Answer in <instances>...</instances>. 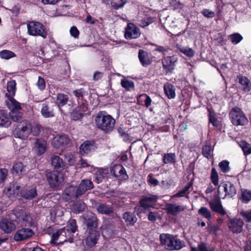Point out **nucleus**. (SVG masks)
I'll list each match as a JSON object with an SVG mask.
<instances>
[{
    "label": "nucleus",
    "mask_w": 251,
    "mask_h": 251,
    "mask_svg": "<svg viewBox=\"0 0 251 251\" xmlns=\"http://www.w3.org/2000/svg\"><path fill=\"white\" fill-rule=\"evenodd\" d=\"M95 123L100 129L107 133L114 129L115 120L110 115H104L102 112H100L96 117Z\"/></svg>",
    "instance_id": "f257e3e1"
},
{
    "label": "nucleus",
    "mask_w": 251,
    "mask_h": 251,
    "mask_svg": "<svg viewBox=\"0 0 251 251\" xmlns=\"http://www.w3.org/2000/svg\"><path fill=\"white\" fill-rule=\"evenodd\" d=\"M161 244L169 251L179 250L185 246V243L176 236L169 234L160 235Z\"/></svg>",
    "instance_id": "f03ea898"
},
{
    "label": "nucleus",
    "mask_w": 251,
    "mask_h": 251,
    "mask_svg": "<svg viewBox=\"0 0 251 251\" xmlns=\"http://www.w3.org/2000/svg\"><path fill=\"white\" fill-rule=\"evenodd\" d=\"M229 117L232 123L235 126H245L248 123V120L241 109L235 107L231 109Z\"/></svg>",
    "instance_id": "7ed1b4c3"
},
{
    "label": "nucleus",
    "mask_w": 251,
    "mask_h": 251,
    "mask_svg": "<svg viewBox=\"0 0 251 251\" xmlns=\"http://www.w3.org/2000/svg\"><path fill=\"white\" fill-rule=\"evenodd\" d=\"M7 104L8 108L11 109L9 116L12 120L20 123L23 118V114L20 111L21 109L20 103L13 98H10Z\"/></svg>",
    "instance_id": "20e7f679"
},
{
    "label": "nucleus",
    "mask_w": 251,
    "mask_h": 251,
    "mask_svg": "<svg viewBox=\"0 0 251 251\" xmlns=\"http://www.w3.org/2000/svg\"><path fill=\"white\" fill-rule=\"evenodd\" d=\"M32 126L31 124L26 120H23L17 126L14 130L15 137L25 139L31 133Z\"/></svg>",
    "instance_id": "39448f33"
},
{
    "label": "nucleus",
    "mask_w": 251,
    "mask_h": 251,
    "mask_svg": "<svg viewBox=\"0 0 251 251\" xmlns=\"http://www.w3.org/2000/svg\"><path fill=\"white\" fill-rule=\"evenodd\" d=\"M27 27L29 34L32 36H40L44 38H46L47 33L42 24L32 21L27 24Z\"/></svg>",
    "instance_id": "423d86ee"
},
{
    "label": "nucleus",
    "mask_w": 251,
    "mask_h": 251,
    "mask_svg": "<svg viewBox=\"0 0 251 251\" xmlns=\"http://www.w3.org/2000/svg\"><path fill=\"white\" fill-rule=\"evenodd\" d=\"M157 200V197L154 195H149L143 196L139 201L140 207L137 209L138 211L137 214L138 215L139 213L145 212L147 209L153 206Z\"/></svg>",
    "instance_id": "0eeeda50"
},
{
    "label": "nucleus",
    "mask_w": 251,
    "mask_h": 251,
    "mask_svg": "<svg viewBox=\"0 0 251 251\" xmlns=\"http://www.w3.org/2000/svg\"><path fill=\"white\" fill-rule=\"evenodd\" d=\"M12 212L16 218L25 226L33 225V219L27 212L22 209H15L13 210Z\"/></svg>",
    "instance_id": "6e6552de"
},
{
    "label": "nucleus",
    "mask_w": 251,
    "mask_h": 251,
    "mask_svg": "<svg viewBox=\"0 0 251 251\" xmlns=\"http://www.w3.org/2000/svg\"><path fill=\"white\" fill-rule=\"evenodd\" d=\"M34 234L32 229L28 227H22L18 229L14 235L13 239L16 242H21L29 239Z\"/></svg>",
    "instance_id": "1a4fd4ad"
},
{
    "label": "nucleus",
    "mask_w": 251,
    "mask_h": 251,
    "mask_svg": "<svg viewBox=\"0 0 251 251\" xmlns=\"http://www.w3.org/2000/svg\"><path fill=\"white\" fill-rule=\"evenodd\" d=\"M98 213L105 215H111L113 219H119L117 214L114 213V208L112 205L107 204L106 203H97L95 204Z\"/></svg>",
    "instance_id": "9d476101"
},
{
    "label": "nucleus",
    "mask_w": 251,
    "mask_h": 251,
    "mask_svg": "<svg viewBox=\"0 0 251 251\" xmlns=\"http://www.w3.org/2000/svg\"><path fill=\"white\" fill-rule=\"evenodd\" d=\"M50 185L52 188L58 187L63 181L62 175L58 172H50L46 174Z\"/></svg>",
    "instance_id": "9b49d317"
},
{
    "label": "nucleus",
    "mask_w": 251,
    "mask_h": 251,
    "mask_svg": "<svg viewBox=\"0 0 251 251\" xmlns=\"http://www.w3.org/2000/svg\"><path fill=\"white\" fill-rule=\"evenodd\" d=\"M79 105L76 107L71 113V116L73 120H77L81 118L83 115L87 111V104L85 100H78Z\"/></svg>",
    "instance_id": "f8f14e48"
},
{
    "label": "nucleus",
    "mask_w": 251,
    "mask_h": 251,
    "mask_svg": "<svg viewBox=\"0 0 251 251\" xmlns=\"http://www.w3.org/2000/svg\"><path fill=\"white\" fill-rule=\"evenodd\" d=\"M63 198L67 201H73L80 197L77 187L70 186L66 188L63 194Z\"/></svg>",
    "instance_id": "ddd939ff"
},
{
    "label": "nucleus",
    "mask_w": 251,
    "mask_h": 251,
    "mask_svg": "<svg viewBox=\"0 0 251 251\" xmlns=\"http://www.w3.org/2000/svg\"><path fill=\"white\" fill-rule=\"evenodd\" d=\"M227 224L229 230L234 233H239L243 230L244 222L241 219H230Z\"/></svg>",
    "instance_id": "4468645a"
},
{
    "label": "nucleus",
    "mask_w": 251,
    "mask_h": 251,
    "mask_svg": "<svg viewBox=\"0 0 251 251\" xmlns=\"http://www.w3.org/2000/svg\"><path fill=\"white\" fill-rule=\"evenodd\" d=\"M110 174L113 175L117 179L126 180L128 178L124 167L120 164L114 165L110 170Z\"/></svg>",
    "instance_id": "2eb2a0df"
},
{
    "label": "nucleus",
    "mask_w": 251,
    "mask_h": 251,
    "mask_svg": "<svg viewBox=\"0 0 251 251\" xmlns=\"http://www.w3.org/2000/svg\"><path fill=\"white\" fill-rule=\"evenodd\" d=\"M84 223L87 226L86 230H97L98 226V219L94 213L88 214L84 218Z\"/></svg>",
    "instance_id": "dca6fc26"
},
{
    "label": "nucleus",
    "mask_w": 251,
    "mask_h": 251,
    "mask_svg": "<svg viewBox=\"0 0 251 251\" xmlns=\"http://www.w3.org/2000/svg\"><path fill=\"white\" fill-rule=\"evenodd\" d=\"M86 232L85 243L88 246L92 247L97 243L100 236V232L98 230H86Z\"/></svg>",
    "instance_id": "f3484780"
},
{
    "label": "nucleus",
    "mask_w": 251,
    "mask_h": 251,
    "mask_svg": "<svg viewBox=\"0 0 251 251\" xmlns=\"http://www.w3.org/2000/svg\"><path fill=\"white\" fill-rule=\"evenodd\" d=\"M140 35L139 29L133 24L129 23L127 25L125 33L126 39H135Z\"/></svg>",
    "instance_id": "a211bd4d"
},
{
    "label": "nucleus",
    "mask_w": 251,
    "mask_h": 251,
    "mask_svg": "<svg viewBox=\"0 0 251 251\" xmlns=\"http://www.w3.org/2000/svg\"><path fill=\"white\" fill-rule=\"evenodd\" d=\"M211 209L220 215L224 216L226 214V212L223 207L221 201L219 198L215 197L208 202Z\"/></svg>",
    "instance_id": "6ab92c4d"
},
{
    "label": "nucleus",
    "mask_w": 251,
    "mask_h": 251,
    "mask_svg": "<svg viewBox=\"0 0 251 251\" xmlns=\"http://www.w3.org/2000/svg\"><path fill=\"white\" fill-rule=\"evenodd\" d=\"M221 188H223L224 191L225 192V196H229L231 197L234 196L236 193V189L234 185L231 182L229 181L223 182L221 183L220 186L218 187V195H220V191L219 189Z\"/></svg>",
    "instance_id": "aec40b11"
},
{
    "label": "nucleus",
    "mask_w": 251,
    "mask_h": 251,
    "mask_svg": "<svg viewBox=\"0 0 251 251\" xmlns=\"http://www.w3.org/2000/svg\"><path fill=\"white\" fill-rule=\"evenodd\" d=\"M0 228L6 233H10L16 228V225L13 221L3 218L0 222Z\"/></svg>",
    "instance_id": "412c9836"
},
{
    "label": "nucleus",
    "mask_w": 251,
    "mask_h": 251,
    "mask_svg": "<svg viewBox=\"0 0 251 251\" xmlns=\"http://www.w3.org/2000/svg\"><path fill=\"white\" fill-rule=\"evenodd\" d=\"M70 142L69 137L66 135L56 136L52 141V145L56 148L67 146Z\"/></svg>",
    "instance_id": "4be33fe9"
},
{
    "label": "nucleus",
    "mask_w": 251,
    "mask_h": 251,
    "mask_svg": "<svg viewBox=\"0 0 251 251\" xmlns=\"http://www.w3.org/2000/svg\"><path fill=\"white\" fill-rule=\"evenodd\" d=\"M177 59L175 56L164 57L162 59L163 67L168 71L171 72L174 69L175 63Z\"/></svg>",
    "instance_id": "5701e85b"
},
{
    "label": "nucleus",
    "mask_w": 251,
    "mask_h": 251,
    "mask_svg": "<svg viewBox=\"0 0 251 251\" xmlns=\"http://www.w3.org/2000/svg\"><path fill=\"white\" fill-rule=\"evenodd\" d=\"M93 187L94 184L92 181L88 179L82 180L77 186L80 196L84 194L86 191L93 189Z\"/></svg>",
    "instance_id": "b1692460"
},
{
    "label": "nucleus",
    "mask_w": 251,
    "mask_h": 251,
    "mask_svg": "<svg viewBox=\"0 0 251 251\" xmlns=\"http://www.w3.org/2000/svg\"><path fill=\"white\" fill-rule=\"evenodd\" d=\"M22 197L26 200H32L37 196L36 188L35 186L27 187L21 191Z\"/></svg>",
    "instance_id": "393cba45"
},
{
    "label": "nucleus",
    "mask_w": 251,
    "mask_h": 251,
    "mask_svg": "<svg viewBox=\"0 0 251 251\" xmlns=\"http://www.w3.org/2000/svg\"><path fill=\"white\" fill-rule=\"evenodd\" d=\"M138 57L140 62L143 66L149 65L152 62V60L151 54L142 50H139Z\"/></svg>",
    "instance_id": "a878e982"
},
{
    "label": "nucleus",
    "mask_w": 251,
    "mask_h": 251,
    "mask_svg": "<svg viewBox=\"0 0 251 251\" xmlns=\"http://www.w3.org/2000/svg\"><path fill=\"white\" fill-rule=\"evenodd\" d=\"M95 143L94 141H87L81 145L80 152L81 154H88L91 151H94L96 149Z\"/></svg>",
    "instance_id": "bb28decb"
},
{
    "label": "nucleus",
    "mask_w": 251,
    "mask_h": 251,
    "mask_svg": "<svg viewBox=\"0 0 251 251\" xmlns=\"http://www.w3.org/2000/svg\"><path fill=\"white\" fill-rule=\"evenodd\" d=\"M184 209V207L182 205L168 203L166 204L165 210L168 214L176 216L181 211H183Z\"/></svg>",
    "instance_id": "cd10ccee"
},
{
    "label": "nucleus",
    "mask_w": 251,
    "mask_h": 251,
    "mask_svg": "<svg viewBox=\"0 0 251 251\" xmlns=\"http://www.w3.org/2000/svg\"><path fill=\"white\" fill-rule=\"evenodd\" d=\"M34 149L38 155L43 154L47 149L46 141L42 139H37L34 143Z\"/></svg>",
    "instance_id": "c85d7f7f"
},
{
    "label": "nucleus",
    "mask_w": 251,
    "mask_h": 251,
    "mask_svg": "<svg viewBox=\"0 0 251 251\" xmlns=\"http://www.w3.org/2000/svg\"><path fill=\"white\" fill-rule=\"evenodd\" d=\"M51 164L54 169L62 170L65 166V163L59 156L53 155L51 158Z\"/></svg>",
    "instance_id": "c756f323"
},
{
    "label": "nucleus",
    "mask_w": 251,
    "mask_h": 251,
    "mask_svg": "<svg viewBox=\"0 0 251 251\" xmlns=\"http://www.w3.org/2000/svg\"><path fill=\"white\" fill-rule=\"evenodd\" d=\"M239 83L242 85V88L245 92H249L251 90V83L247 77L242 75L238 76Z\"/></svg>",
    "instance_id": "7c9ffc66"
},
{
    "label": "nucleus",
    "mask_w": 251,
    "mask_h": 251,
    "mask_svg": "<svg viewBox=\"0 0 251 251\" xmlns=\"http://www.w3.org/2000/svg\"><path fill=\"white\" fill-rule=\"evenodd\" d=\"M123 219L127 226H133L137 220L134 214L130 212H125L123 214Z\"/></svg>",
    "instance_id": "2f4dec72"
},
{
    "label": "nucleus",
    "mask_w": 251,
    "mask_h": 251,
    "mask_svg": "<svg viewBox=\"0 0 251 251\" xmlns=\"http://www.w3.org/2000/svg\"><path fill=\"white\" fill-rule=\"evenodd\" d=\"M69 100L68 96L64 94H58L56 97V103L60 107L65 105Z\"/></svg>",
    "instance_id": "473e14b6"
},
{
    "label": "nucleus",
    "mask_w": 251,
    "mask_h": 251,
    "mask_svg": "<svg viewBox=\"0 0 251 251\" xmlns=\"http://www.w3.org/2000/svg\"><path fill=\"white\" fill-rule=\"evenodd\" d=\"M164 90L169 99L175 98L176 96L175 91L172 85L168 83L165 84L164 85Z\"/></svg>",
    "instance_id": "72a5a7b5"
},
{
    "label": "nucleus",
    "mask_w": 251,
    "mask_h": 251,
    "mask_svg": "<svg viewBox=\"0 0 251 251\" xmlns=\"http://www.w3.org/2000/svg\"><path fill=\"white\" fill-rule=\"evenodd\" d=\"M41 114L45 118H50L54 116L53 110L47 104H43L41 109Z\"/></svg>",
    "instance_id": "f704fd0d"
},
{
    "label": "nucleus",
    "mask_w": 251,
    "mask_h": 251,
    "mask_svg": "<svg viewBox=\"0 0 251 251\" xmlns=\"http://www.w3.org/2000/svg\"><path fill=\"white\" fill-rule=\"evenodd\" d=\"M11 122L7 116V113L4 110H0V126H9Z\"/></svg>",
    "instance_id": "c9c22d12"
},
{
    "label": "nucleus",
    "mask_w": 251,
    "mask_h": 251,
    "mask_svg": "<svg viewBox=\"0 0 251 251\" xmlns=\"http://www.w3.org/2000/svg\"><path fill=\"white\" fill-rule=\"evenodd\" d=\"M101 230L103 232L111 234L115 231L114 223H107L101 226Z\"/></svg>",
    "instance_id": "e433bc0d"
},
{
    "label": "nucleus",
    "mask_w": 251,
    "mask_h": 251,
    "mask_svg": "<svg viewBox=\"0 0 251 251\" xmlns=\"http://www.w3.org/2000/svg\"><path fill=\"white\" fill-rule=\"evenodd\" d=\"M191 251H215L214 248H208L206 244L201 242L198 244L197 248L192 247Z\"/></svg>",
    "instance_id": "4c0bfd02"
},
{
    "label": "nucleus",
    "mask_w": 251,
    "mask_h": 251,
    "mask_svg": "<svg viewBox=\"0 0 251 251\" xmlns=\"http://www.w3.org/2000/svg\"><path fill=\"white\" fill-rule=\"evenodd\" d=\"M240 199L243 202H248L251 200V191L247 190H242Z\"/></svg>",
    "instance_id": "58836bf2"
},
{
    "label": "nucleus",
    "mask_w": 251,
    "mask_h": 251,
    "mask_svg": "<svg viewBox=\"0 0 251 251\" xmlns=\"http://www.w3.org/2000/svg\"><path fill=\"white\" fill-rule=\"evenodd\" d=\"M213 150L212 149V147L207 143H206V144L202 147V154L207 158H209L211 157V152Z\"/></svg>",
    "instance_id": "ea45409f"
},
{
    "label": "nucleus",
    "mask_w": 251,
    "mask_h": 251,
    "mask_svg": "<svg viewBox=\"0 0 251 251\" xmlns=\"http://www.w3.org/2000/svg\"><path fill=\"white\" fill-rule=\"evenodd\" d=\"M199 214L201 215L203 218L210 220L212 218L210 211L205 207H201L198 210Z\"/></svg>",
    "instance_id": "a19ab883"
},
{
    "label": "nucleus",
    "mask_w": 251,
    "mask_h": 251,
    "mask_svg": "<svg viewBox=\"0 0 251 251\" xmlns=\"http://www.w3.org/2000/svg\"><path fill=\"white\" fill-rule=\"evenodd\" d=\"M177 49L181 52L188 57H192L194 55V51L192 48L180 46L177 47Z\"/></svg>",
    "instance_id": "79ce46f5"
},
{
    "label": "nucleus",
    "mask_w": 251,
    "mask_h": 251,
    "mask_svg": "<svg viewBox=\"0 0 251 251\" xmlns=\"http://www.w3.org/2000/svg\"><path fill=\"white\" fill-rule=\"evenodd\" d=\"M176 161V155L174 153L165 154L163 156V162L165 164L173 163Z\"/></svg>",
    "instance_id": "37998d69"
},
{
    "label": "nucleus",
    "mask_w": 251,
    "mask_h": 251,
    "mask_svg": "<svg viewBox=\"0 0 251 251\" xmlns=\"http://www.w3.org/2000/svg\"><path fill=\"white\" fill-rule=\"evenodd\" d=\"M86 204L82 201H77L74 204L73 208L76 213H80L85 210Z\"/></svg>",
    "instance_id": "c03bdc74"
},
{
    "label": "nucleus",
    "mask_w": 251,
    "mask_h": 251,
    "mask_svg": "<svg viewBox=\"0 0 251 251\" xmlns=\"http://www.w3.org/2000/svg\"><path fill=\"white\" fill-rule=\"evenodd\" d=\"M126 0H111V6L115 9L123 7L126 3Z\"/></svg>",
    "instance_id": "a18cd8bd"
},
{
    "label": "nucleus",
    "mask_w": 251,
    "mask_h": 251,
    "mask_svg": "<svg viewBox=\"0 0 251 251\" xmlns=\"http://www.w3.org/2000/svg\"><path fill=\"white\" fill-rule=\"evenodd\" d=\"M67 227L68 230L70 231L72 233H75L77 229L76 221L75 219H71L69 221Z\"/></svg>",
    "instance_id": "49530a36"
},
{
    "label": "nucleus",
    "mask_w": 251,
    "mask_h": 251,
    "mask_svg": "<svg viewBox=\"0 0 251 251\" xmlns=\"http://www.w3.org/2000/svg\"><path fill=\"white\" fill-rule=\"evenodd\" d=\"M14 56L15 53L10 50H3L0 52V57L4 59H9Z\"/></svg>",
    "instance_id": "de8ad7c7"
},
{
    "label": "nucleus",
    "mask_w": 251,
    "mask_h": 251,
    "mask_svg": "<svg viewBox=\"0 0 251 251\" xmlns=\"http://www.w3.org/2000/svg\"><path fill=\"white\" fill-rule=\"evenodd\" d=\"M16 82L15 80H11L7 83V89L9 95H14L15 93Z\"/></svg>",
    "instance_id": "09e8293b"
},
{
    "label": "nucleus",
    "mask_w": 251,
    "mask_h": 251,
    "mask_svg": "<svg viewBox=\"0 0 251 251\" xmlns=\"http://www.w3.org/2000/svg\"><path fill=\"white\" fill-rule=\"evenodd\" d=\"M240 146L242 148L245 155H247L251 153V147L250 145L248 144L246 142H241Z\"/></svg>",
    "instance_id": "8fccbe9b"
},
{
    "label": "nucleus",
    "mask_w": 251,
    "mask_h": 251,
    "mask_svg": "<svg viewBox=\"0 0 251 251\" xmlns=\"http://www.w3.org/2000/svg\"><path fill=\"white\" fill-rule=\"evenodd\" d=\"M210 178L213 184L215 186H217L219 183L218 175L216 169L214 168L211 170Z\"/></svg>",
    "instance_id": "3c124183"
},
{
    "label": "nucleus",
    "mask_w": 251,
    "mask_h": 251,
    "mask_svg": "<svg viewBox=\"0 0 251 251\" xmlns=\"http://www.w3.org/2000/svg\"><path fill=\"white\" fill-rule=\"evenodd\" d=\"M121 84L122 86L126 90L133 88L134 86V83L132 81L128 80L125 78L121 80Z\"/></svg>",
    "instance_id": "603ef678"
},
{
    "label": "nucleus",
    "mask_w": 251,
    "mask_h": 251,
    "mask_svg": "<svg viewBox=\"0 0 251 251\" xmlns=\"http://www.w3.org/2000/svg\"><path fill=\"white\" fill-rule=\"evenodd\" d=\"M229 39L233 44H237L242 40L243 37L239 33H235L230 35L229 37Z\"/></svg>",
    "instance_id": "864d4df0"
},
{
    "label": "nucleus",
    "mask_w": 251,
    "mask_h": 251,
    "mask_svg": "<svg viewBox=\"0 0 251 251\" xmlns=\"http://www.w3.org/2000/svg\"><path fill=\"white\" fill-rule=\"evenodd\" d=\"M219 166L223 173H227L229 171V162L226 160H224L221 162Z\"/></svg>",
    "instance_id": "5fc2aeb1"
},
{
    "label": "nucleus",
    "mask_w": 251,
    "mask_h": 251,
    "mask_svg": "<svg viewBox=\"0 0 251 251\" xmlns=\"http://www.w3.org/2000/svg\"><path fill=\"white\" fill-rule=\"evenodd\" d=\"M192 186V184L191 183H188L186 186H185L182 190L178 191L176 194H175L174 197H181L184 196V195L188 191L189 189Z\"/></svg>",
    "instance_id": "6e6d98bb"
},
{
    "label": "nucleus",
    "mask_w": 251,
    "mask_h": 251,
    "mask_svg": "<svg viewBox=\"0 0 251 251\" xmlns=\"http://www.w3.org/2000/svg\"><path fill=\"white\" fill-rule=\"evenodd\" d=\"M240 215L243 217L244 220L246 222H251V210H250V211L242 210L240 212Z\"/></svg>",
    "instance_id": "4d7b16f0"
},
{
    "label": "nucleus",
    "mask_w": 251,
    "mask_h": 251,
    "mask_svg": "<svg viewBox=\"0 0 251 251\" xmlns=\"http://www.w3.org/2000/svg\"><path fill=\"white\" fill-rule=\"evenodd\" d=\"M24 169V166L21 162L16 163L13 166V170L18 174L21 173Z\"/></svg>",
    "instance_id": "13d9d810"
},
{
    "label": "nucleus",
    "mask_w": 251,
    "mask_h": 251,
    "mask_svg": "<svg viewBox=\"0 0 251 251\" xmlns=\"http://www.w3.org/2000/svg\"><path fill=\"white\" fill-rule=\"evenodd\" d=\"M8 174V171L5 169H0V183L3 182L6 179Z\"/></svg>",
    "instance_id": "bf43d9fd"
},
{
    "label": "nucleus",
    "mask_w": 251,
    "mask_h": 251,
    "mask_svg": "<svg viewBox=\"0 0 251 251\" xmlns=\"http://www.w3.org/2000/svg\"><path fill=\"white\" fill-rule=\"evenodd\" d=\"M37 85L39 89L41 90H44L46 86V82L45 80L42 77L39 76L37 82Z\"/></svg>",
    "instance_id": "052dcab7"
},
{
    "label": "nucleus",
    "mask_w": 251,
    "mask_h": 251,
    "mask_svg": "<svg viewBox=\"0 0 251 251\" xmlns=\"http://www.w3.org/2000/svg\"><path fill=\"white\" fill-rule=\"evenodd\" d=\"M202 14L207 18H213L215 16V13L208 9H205L201 12Z\"/></svg>",
    "instance_id": "680f3d73"
},
{
    "label": "nucleus",
    "mask_w": 251,
    "mask_h": 251,
    "mask_svg": "<svg viewBox=\"0 0 251 251\" xmlns=\"http://www.w3.org/2000/svg\"><path fill=\"white\" fill-rule=\"evenodd\" d=\"M74 94L79 99V100L81 101V100L83 99L84 91L83 89H80L78 90H76L74 91Z\"/></svg>",
    "instance_id": "e2e57ef3"
},
{
    "label": "nucleus",
    "mask_w": 251,
    "mask_h": 251,
    "mask_svg": "<svg viewBox=\"0 0 251 251\" xmlns=\"http://www.w3.org/2000/svg\"><path fill=\"white\" fill-rule=\"evenodd\" d=\"M71 35L74 37L77 38L79 35V31L75 26H72L70 29Z\"/></svg>",
    "instance_id": "0e129e2a"
},
{
    "label": "nucleus",
    "mask_w": 251,
    "mask_h": 251,
    "mask_svg": "<svg viewBox=\"0 0 251 251\" xmlns=\"http://www.w3.org/2000/svg\"><path fill=\"white\" fill-rule=\"evenodd\" d=\"M156 48L154 49V51H159L163 53V55H166V53L168 51V50L166 48L163 46L155 45Z\"/></svg>",
    "instance_id": "69168bd1"
},
{
    "label": "nucleus",
    "mask_w": 251,
    "mask_h": 251,
    "mask_svg": "<svg viewBox=\"0 0 251 251\" xmlns=\"http://www.w3.org/2000/svg\"><path fill=\"white\" fill-rule=\"evenodd\" d=\"M148 177L149 182L151 185H153V186H156L158 184V181L156 179L153 178L152 177V174H149L148 176Z\"/></svg>",
    "instance_id": "338daca9"
},
{
    "label": "nucleus",
    "mask_w": 251,
    "mask_h": 251,
    "mask_svg": "<svg viewBox=\"0 0 251 251\" xmlns=\"http://www.w3.org/2000/svg\"><path fill=\"white\" fill-rule=\"evenodd\" d=\"M96 180L98 183H99L102 181V179L103 178V175L101 172H97L96 174Z\"/></svg>",
    "instance_id": "774afa93"
}]
</instances>
